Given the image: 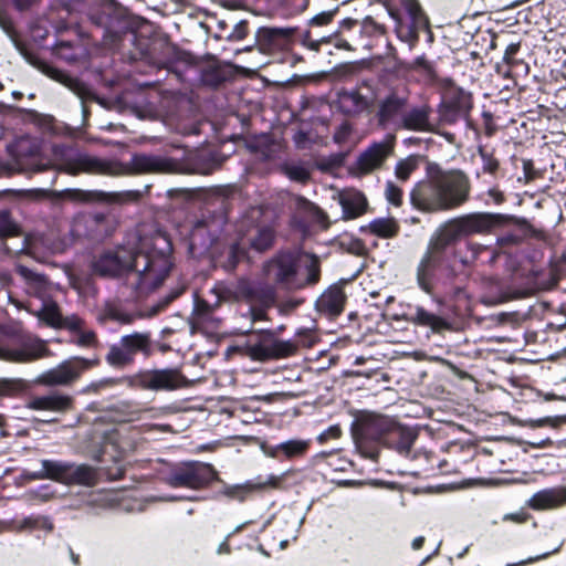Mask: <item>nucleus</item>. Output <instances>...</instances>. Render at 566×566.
<instances>
[{
  "label": "nucleus",
  "instance_id": "nucleus-57",
  "mask_svg": "<svg viewBox=\"0 0 566 566\" xmlns=\"http://www.w3.org/2000/svg\"><path fill=\"white\" fill-rule=\"evenodd\" d=\"M461 108H462V111H463V112H465V113H468V112H469V109L471 108V101H470V97H469V96H465V97L463 98V104H462V107H461Z\"/></svg>",
  "mask_w": 566,
  "mask_h": 566
},
{
  "label": "nucleus",
  "instance_id": "nucleus-31",
  "mask_svg": "<svg viewBox=\"0 0 566 566\" xmlns=\"http://www.w3.org/2000/svg\"><path fill=\"white\" fill-rule=\"evenodd\" d=\"M105 360L111 367L117 369L125 368L134 361L132 355L126 352L120 343L109 346L108 353L105 356Z\"/></svg>",
  "mask_w": 566,
  "mask_h": 566
},
{
  "label": "nucleus",
  "instance_id": "nucleus-39",
  "mask_svg": "<svg viewBox=\"0 0 566 566\" xmlns=\"http://www.w3.org/2000/svg\"><path fill=\"white\" fill-rule=\"evenodd\" d=\"M42 470L39 472L28 473L27 478L29 480H43L51 479L56 481V461L53 460H42Z\"/></svg>",
  "mask_w": 566,
  "mask_h": 566
},
{
  "label": "nucleus",
  "instance_id": "nucleus-63",
  "mask_svg": "<svg viewBox=\"0 0 566 566\" xmlns=\"http://www.w3.org/2000/svg\"><path fill=\"white\" fill-rule=\"evenodd\" d=\"M4 424V418L2 415H0V428Z\"/></svg>",
  "mask_w": 566,
  "mask_h": 566
},
{
  "label": "nucleus",
  "instance_id": "nucleus-56",
  "mask_svg": "<svg viewBox=\"0 0 566 566\" xmlns=\"http://www.w3.org/2000/svg\"><path fill=\"white\" fill-rule=\"evenodd\" d=\"M423 543H424V537H422V536L416 537L412 541V548L418 551L422 547Z\"/></svg>",
  "mask_w": 566,
  "mask_h": 566
},
{
  "label": "nucleus",
  "instance_id": "nucleus-49",
  "mask_svg": "<svg viewBox=\"0 0 566 566\" xmlns=\"http://www.w3.org/2000/svg\"><path fill=\"white\" fill-rule=\"evenodd\" d=\"M116 197V201L118 202H130V201H137L140 197L139 191H126L123 193H116L114 195Z\"/></svg>",
  "mask_w": 566,
  "mask_h": 566
},
{
  "label": "nucleus",
  "instance_id": "nucleus-54",
  "mask_svg": "<svg viewBox=\"0 0 566 566\" xmlns=\"http://www.w3.org/2000/svg\"><path fill=\"white\" fill-rule=\"evenodd\" d=\"M488 195L490 198L493 199V201L497 205L502 203L504 201V195L503 192L497 188H491L488 191Z\"/></svg>",
  "mask_w": 566,
  "mask_h": 566
},
{
  "label": "nucleus",
  "instance_id": "nucleus-55",
  "mask_svg": "<svg viewBox=\"0 0 566 566\" xmlns=\"http://www.w3.org/2000/svg\"><path fill=\"white\" fill-rule=\"evenodd\" d=\"M245 35H247L245 23L241 21L240 23H238L235 25V30H234V32L232 34V38H234L237 40H241Z\"/></svg>",
  "mask_w": 566,
  "mask_h": 566
},
{
  "label": "nucleus",
  "instance_id": "nucleus-19",
  "mask_svg": "<svg viewBox=\"0 0 566 566\" xmlns=\"http://www.w3.org/2000/svg\"><path fill=\"white\" fill-rule=\"evenodd\" d=\"M64 328L71 332V342L82 348H96L99 344L96 333L85 326L77 315L66 316Z\"/></svg>",
  "mask_w": 566,
  "mask_h": 566
},
{
  "label": "nucleus",
  "instance_id": "nucleus-64",
  "mask_svg": "<svg viewBox=\"0 0 566 566\" xmlns=\"http://www.w3.org/2000/svg\"><path fill=\"white\" fill-rule=\"evenodd\" d=\"M229 3H230V6H227L228 8H230V9L238 8V7L234 4L235 2H229Z\"/></svg>",
  "mask_w": 566,
  "mask_h": 566
},
{
  "label": "nucleus",
  "instance_id": "nucleus-23",
  "mask_svg": "<svg viewBox=\"0 0 566 566\" xmlns=\"http://www.w3.org/2000/svg\"><path fill=\"white\" fill-rule=\"evenodd\" d=\"M73 399L67 395L52 394L48 396L33 397L27 403L32 410H45L63 412L72 408Z\"/></svg>",
  "mask_w": 566,
  "mask_h": 566
},
{
  "label": "nucleus",
  "instance_id": "nucleus-43",
  "mask_svg": "<svg viewBox=\"0 0 566 566\" xmlns=\"http://www.w3.org/2000/svg\"><path fill=\"white\" fill-rule=\"evenodd\" d=\"M480 155L483 163V170L489 174H494L499 168V161L491 154L483 150H480Z\"/></svg>",
  "mask_w": 566,
  "mask_h": 566
},
{
  "label": "nucleus",
  "instance_id": "nucleus-52",
  "mask_svg": "<svg viewBox=\"0 0 566 566\" xmlns=\"http://www.w3.org/2000/svg\"><path fill=\"white\" fill-rule=\"evenodd\" d=\"M264 33L268 35L269 39H274L276 36L287 38L292 34V30L273 28L265 30Z\"/></svg>",
  "mask_w": 566,
  "mask_h": 566
},
{
  "label": "nucleus",
  "instance_id": "nucleus-8",
  "mask_svg": "<svg viewBox=\"0 0 566 566\" xmlns=\"http://www.w3.org/2000/svg\"><path fill=\"white\" fill-rule=\"evenodd\" d=\"M212 465L201 462L185 463L175 469L167 478L172 488L200 489L217 479Z\"/></svg>",
  "mask_w": 566,
  "mask_h": 566
},
{
  "label": "nucleus",
  "instance_id": "nucleus-20",
  "mask_svg": "<svg viewBox=\"0 0 566 566\" xmlns=\"http://www.w3.org/2000/svg\"><path fill=\"white\" fill-rule=\"evenodd\" d=\"M527 505L536 511L554 510L566 505V488L541 490L527 501Z\"/></svg>",
  "mask_w": 566,
  "mask_h": 566
},
{
  "label": "nucleus",
  "instance_id": "nucleus-62",
  "mask_svg": "<svg viewBox=\"0 0 566 566\" xmlns=\"http://www.w3.org/2000/svg\"><path fill=\"white\" fill-rule=\"evenodd\" d=\"M72 560L74 562V564H78V556L72 554Z\"/></svg>",
  "mask_w": 566,
  "mask_h": 566
},
{
  "label": "nucleus",
  "instance_id": "nucleus-22",
  "mask_svg": "<svg viewBox=\"0 0 566 566\" xmlns=\"http://www.w3.org/2000/svg\"><path fill=\"white\" fill-rule=\"evenodd\" d=\"M346 302V294L342 286H329L316 301V307L321 313L329 316H338Z\"/></svg>",
  "mask_w": 566,
  "mask_h": 566
},
{
  "label": "nucleus",
  "instance_id": "nucleus-14",
  "mask_svg": "<svg viewBox=\"0 0 566 566\" xmlns=\"http://www.w3.org/2000/svg\"><path fill=\"white\" fill-rule=\"evenodd\" d=\"M465 237L489 234L503 222L499 213L474 212L459 217Z\"/></svg>",
  "mask_w": 566,
  "mask_h": 566
},
{
  "label": "nucleus",
  "instance_id": "nucleus-17",
  "mask_svg": "<svg viewBox=\"0 0 566 566\" xmlns=\"http://www.w3.org/2000/svg\"><path fill=\"white\" fill-rule=\"evenodd\" d=\"M407 106V98L391 94L386 98L381 99L378 104L377 118L380 126H387L389 124L399 127V122L405 113Z\"/></svg>",
  "mask_w": 566,
  "mask_h": 566
},
{
  "label": "nucleus",
  "instance_id": "nucleus-48",
  "mask_svg": "<svg viewBox=\"0 0 566 566\" xmlns=\"http://www.w3.org/2000/svg\"><path fill=\"white\" fill-rule=\"evenodd\" d=\"M45 73H46L50 77H52V78H54V80H56V81H59V82H62V83H67V82H70V81H71V78L69 77V75H66V74H65V73H63L62 71H60V70H57V69H54V67H50V66H48V67L45 69Z\"/></svg>",
  "mask_w": 566,
  "mask_h": 566
},
{
  "label": "nucleus",
  "instance_id": "nucleus-28",
  "mask_svg": "<svg viewBox=\"0 0 566 566\" xmlns=\"http://www.w3.org/2000/svg\"><path fill=\"white\" fill-rule=\"evenodd\" d=\"M213 292L219 301H237L241 298L251 300L253 297L252 287L250 283L245 281L239 282L233 287L218 284L214 286Z\"/></svg>",
  "mask_w": 566,
  "mask_h": 566
},
{
  "label": "nucleus",
  "instance_id": "nucleus-30",
  "mask_svg": "<svg viewBox=\"0 0 566 566\" xmlns=\"http://www.w3.org/2000/svg\"><path fill=\"white\" fill-rule=\"evenodd\" d=\"M36 316L49 326L55 328H64L66 323V317L62 316L57 304L54 302L45 303L36 313Z\"/></svg>",
  "mask_w": 566,
  "mask_h": 566
},
{
  "label": "nucleus",
  "instance_id": "nucleus-53",
  "mask_svg": "<svg viewBox=\"0 0 566 566\" xmlns=\"http://www.w3.org/2000/svg\"><path fill=\"white\" fill-rule=\"evenodd\" d=\"M261 449H262L263 453L266 457H270V458H279L282 454V450L280 448V443L275 444V446H265V444H263L261 447Z\"/></svg>",
  "mask_w": 566,
  "mask_h": 566
},
{
  "label": "nucleus",
  "instance_id": "nucleus-35",
  "mask_svg": "<svg viewBox=\"0 0 566 566\" xmlns=\"http://www.w3.org/2000/svg\"><path fill=\"white\" fill-rule=\"evenodd\" d=\"M27 389V384L21 378H0V398L15 397Z\"/></svg>",
  "mask_w": 566,
  "mask_h": 566
},
{
  "label": "nucleus",
  "instance_id": "nucleus-27",
  "mask_svg": "<svg viewBox=\"0 0 566 566\" xmlns=\"http://www.w3.org/2000/svg\"><path fill=\"white\" fill-rule=\"evenodd\" d=\"M205 300H197L191 314V324L197 328H216L218 321L213 317L214 307Z\"/></svg>",
  "mask_w": 566,
  "mask_h": 566
},
{
  "label": "nucleus",
  "instance_id": "nucleus-6",
  "mask_svg": "<svg viewBox=\"0 0 566 566\" xmlns=\"http://www.w3.org/2000/svg\"><path fill=\"white\" fill-rule=\"evenodd\" d=\"M126 385L132 388L148 390H176L188 386L186 377L176 368L142 370L125 377Z\"/></svg>",
  "mask_w": 566,
  "mask_h": 566
},
{
  "label": "nucleus",
  "instance_id": "nucleus-37",
  "mask_svg": "<svg viewBox=\"0 0 566 566\" xmlns=\"http://www.w3.org/2000/svg\"><path fill=\"white\" fill-rule=\"evenodd\" d=\"M126 384L125 377L122 378H104L97 381H93L83 388L84 394H97L103 389L113 388L118 385Z\"/></svg>",
  "mask_w": 566,
  "mask_h": 566
},
{
  "label": "nucleus",
  "instance_id": "nucleus-51",
  "mask_svg": "<svg viewBox=\"0 0 566 566\" xmlns=\"http://www.w3.org/2000/svg\"><path fill=\"white\" fill-rule=\"evenodd\" d=\"M520 50V43H511L506 46L503 60L505 63L511 64L513 62V59L515 54Z\"/></svg>",
  "mask_w": 566,
  "mask_h": 566
},
{
  "label": "nucleus",
  "instance_id": "nucleus-2",
  "mask_svg": "<svg viewBox=\"0 0 566 566\" xmlns=\"http://www.w3.org/2000/svg\"><path fill=\"white\" fill-rule=\"evenodd\" d=\"M471 192L469 177L461 170H442L429 165L424 179L410 191L412 207L421 212L437 213L464 205Z\"/></svg>",
  "mask_w": 566,
  "mask_h": 566
},
{
  "label": "nucleus",
  "instance_id": "nucleus-5",
  "mask_svg": "<svg viewBox=\"0 0 566 566\" xmlns=\"http://www.w3.org/2000/svg\"><path fill=\"white\" fill-rule=\"evenodd\" d=\"M99 363L97 356L92 358L74 356L40 374L36 381L48 387H70L78 381L84 373L97 367Z\"/></svg>",
  "mask_w": 566,
  "mask_h": 566
},
{
  "label": "nucleus",
  "instance_id": "nucleus-58",
  "mask_svg": "<svg viewBox=\"0 0 566 566\" xmlns=\"http://www.w3.org/2000/svg\"><path fill=\"white\" fill-rule=\"evenodd\" d=\"M548 555H549V553H545V554H543L541 556H536V557L530 558L527 560V563H533V562L539 560L542 558H546ZM522 564H526V562H523Z\"/></svg>",
  "mask_w": 566,
  "mask_h": 566
},
{
  "label": "nucleus",
  "instance_id": "nucleus-46",
  "mask_svg": "<svg viewBox=\"0 0 566 566\" xmlns=\"http://www.w3.org/2000/svg\"><path fill=\"white\" fill-rule=\"evenodd\" d=\"M352 134V126L348 123H343L334 134V140L338 144L345 143Z\"/></svg>",
  "mask_w": 566,
  "mask_h": 566
},
{
  "label": "nucleus",
  "instance_id": "nucleus-36",
  "mask_svg": "<svg viewBox=\"0 0 566 566\" xmlns=\"http://www.w3.org/2000/svg\"><path fill=\"white\" fill-rule=\"evenodd\" d=\"M283 172L293 181L306 182L310 179V169L300 163H287L282 166Z\"/></svg>",
  "mask_w": 566,
  "mask_h": 566
},
{
  "label": "nucleus",
  "instance_id": "nucleus-41",
  "mask_svg": "<svg viewBox=\"0 0 566 566\" xmlns=\"http://www.w3.org/2000/svg\"><path fill=\"white\" fill-rule=\"evenodd\" d=\"M385 197L387 201L395 207H400L402 205V189L395 185L392 181L386 182Z\"/></svg>",
  "mask_w": 566,
  "mask_h": 566
},
{
  "label": "nucleus",
  "instance_id": "nucleus-4",
  "mask_svg": "<svg viewBox=\"0 0 566 566\" xmlns=\"http://www.w3.org/2000/svg\"><path fill=\"white\" fill-rule=\"evenodd\" d=\"M319 260L314 254L302 259L291 252H280L263 265V274L276 287L296 291L319 280Z\"/></svg>",
  "mask_w": 566,
  "mask_h": 566
},
{
  "label": "nucleus",
  "instance_id": "nucleus-1",
  "mask_svg": "<svg viewBox=\"0 0 566 566\" xmlns=\"http://www.w3.org/2000/svg\"><path fill=\"white\" fill-rule=\"evenodd\" d=\"M171 244L166 235L151 238V249L133 251L119 245L107 250L93 262L94 273L104 277H120L137 296L159 287L170 272Z\"/></svg>",
  "mask_w": 566,
  "mask_h": 566
},
{
  "label": "nucleus",
  "instance_id": "nucleus-21",
  "mask_svg": "<svg viewBox=\"0 0 566 566\" xmlns=\"http://www.w3.org/2000/svg\"><path fill=\"white\" fill-rule=\"evenodd\" d=\"M281 478L277 475H270L263 482H245L243 484L228 485L222 490V494L229 499L244 501L247 496L255 491L264 490L268 488H277L281 483Z\"/></svg>",
  "mask_w": 566,
  "mask_h": 566
},
{
  "label": "nucleus",
  "instance_id": "nucleus-24",
  "mask_svg": "<svg viewBox=\"0 0 566 566\" xmlns=\"http://www.w3.org/2000/svg\"><path fill=\"white\" fill-rule=\"evenodd\" d=\"M441 252L431 248V244H428L427 251L421 258L418 266H417V282L421 290L427 293L431 291V276L439 263L438 255Z\"/></svg>",
  "mask_w": 566,
  "mask_h": 566
},
{
  "label": "nucleus",
  "instance_id": "nucleus-50",
  "mask_svg": "<svg viewBox=\"0 0 566 566\" xmlns=\"http://www.w3.org/2000/svg\"><path fill=\"white\" fill-rule=\"evenodd\" d=\"M348 98L355 104L357 111H363L368 106V102L359 93L353 92L348 95Z\"/></svg>",
  "mask_w": 566,
  "mask_h": 566
},
{
  "label": "nucleus",
  "instance_id": "nucleus-13",
  "mask_svg": "<svg viewBox=\"0 0 566 566\" xmlns=\"http://www.w3.org/2000/svg\"><path fill=\"white\" fill-rule=\"evenodd\" d=\"M56 481L64 484L91 486L97 481L96 470L86 464H73L56 461Z\"/></svg>",
  "mask_w": 566,
  "mask_h": 566
},
{
  "label": "nucleus",
  "instance_id": "nucleus-32",
  "mask_svg": "<svg viewBox=\"0 0 566 566\" xmlns=\"http://www.w3.org/2000/svg\"><path fill=\"white\" fill-rule=\"evenodd\" d=\"M368 229L373 234L381 238H392L399 231V226L394 218H379L373 220L368 224Z\"/></svg>",
  "mask_w": 566,
  "mask_h": 566
},
{
  "label": "nucleus",
  "instance_id": "nucleus-9",
  "mask_svg": "<svg viewBox=\"0 0 566 566\" xmlns=\"http://www.w3.org/2000/svg\"><path fill=\"white\" fill-rule=\"evenodd\" d=\"M296 349L294 342L276 339L271 335H263L256 342L250 339L242 348L245 356L259 361L285 358L292 356Z\"/></svg>",
  "mask_w": 566,
  "mask_h": 566
},
{
  "label": "nucleus",
  "instance_id": "nucleus-25",
  "mask_svg": "<svg viewBox=\"0 0 566 566\" xmlns=\"http://www.w3.org/2000/svg\"><path fill=\"white\" fill-rule=\"evenodd\" d=\"M430 108L428 106H420L405 112L400 118L399 127L407 130L427 132L430 130Z\"/></svg>",
  "mask_w": 566,
  "mask_h": 566
},
{
  "label": "nucleus",
  "instance_id": "nucleus-10",
  "mask_svg": "<svg viewBox=\"0 0 566 566\" xmlns=\"http://www.w3.org/2000/svg\"><path fill=\"white\" fill-rule=\"evenodd\" d=\"M394 145L395 137L373 143L358 155L350 168L352 174L361 177L380 169L386 160L392 155Z\"/></svg>",
  "mask_w": 566,
  "mask_h": 566
},
{
  "label": "nucleus",
  "instance_id": "nucleus-47",
  "mask_svg": "<svg viewBox=\"0 0 566 566\" xmlns=\"http://www.w3.org/2000/svg\"><path fill=\"white\" fill-rule=\"evenodd\" d=\"M342 430L338 426H332L324 432H322L318 437L321 442H325L329 439H337L340 437Z\"/></svg>",
  "mask_w": 566,
  "mask_h": 566
},
{
  "label": "nucleus",
  "instance_id": "nucleus-40",
  "mask_svg": "<svg viewBox=\"0 0 566 566\" xmlns=\"http://www.w3.org/2000/svg\"><path fill=\"white\" fill-rule=\"evenodd\" d=\"M19 234L18 224L11 219L6 211H0V238H8Z\"/></svg>",
  "mask_w": 566,
  "mask_h": 566
},
{
  "label": "nucleus",
  "instance_id": "nucleus-15",
  "mask_svg": "<svg viewBox=\"0 0 566 566\" xmlns=\"http://www.w3.org/2000/svg\"><path fill=\"white\" fill-rule=\"evenodd\" d=\"M335 199L342 207L343 219L345 220L356 219L363 216L368 208V201L365 195L353 188L340 190L335 196Z\"/></svg>",
  "mask_w": 566,
  "mask_h": 566
},
{
  "label": "nucleus",
  "instance_id": "nucleus-3",
  "mask_svg": "<svg viewBox=\"0 0 566 566\" xmlns=\"http://www.w3.org/2000/svg\"><path fill=\"white\" fill-rule=\"evenodd\" d=\"M57 169L70 175L101 174L109 176H125L136 174L174 172L177 163L170 158L136 154L128 163L118 160H104L90 155L80 154L67 156L60 164Z\"/></svg>",
  "mask_w": 566,
  "mask_h": 566
},
{
  "label": "nucleus",
  "instance_id": "nucleus-29",
  "mask_svg": "<svg viewBox=\"0 0 566 566\" xmlns=\"http://www.w3.org/2000/svg\"><path fill=\"white\" fill-rule=\"evenodd\" d=\"M119 343L126 352L132 355V358L135 359V355L138 352H148L150 347V336L148 333H133L123 336Z\"/></svg>",
  "mask_w": 566,
  "mask_h": 566
},
{
  "label": "nucleus",
  "instance_id": "nucleus-60",
  "mask_svg": "<svg viewBox=\"0 0 566 566\" xmlns=\"http://www.w3.org/2000/svg\"><path fill=\"white\" fill-rule=\"evenodd\" d=\"M504 518L505 520H514V521L521 522V520L518 517L513 516V515H506Z\"/></svg>",
  "mask_w": 566,
  "mask_h": 566
},
{
  "label": "nucleus",
  "instance_id": "nucleus-18",
  "mask_svg": "<svg viewBox=\"0 0 566 566\" xmlns=\"http://www.w3.org/2000/svg\"><path fill=\"white\" fill-rule=\"evenodd\" d=\"M464 237L463 228L458 217L441 224L431 237L429 243L432 249L443 252L450 244Z\"/></svg>",
  "mask_w": 566,
  "mask_h": 566
},
{
  "label": "nucleus",
  "instance_id": "nucleus-42",
  "mask_svg": "<svg viewBox=\"0 0 566 566\" xmlns=\"http://www.w3.org/2000/svg\"><path fill=\"white\" fill-rule=\"evenodd\" d=\"M17 272L30 284H33L35 287H41L45 280L44 276H42L39 273L33 272L32 270L23 266L18 265Z\"/></svg>",
  "mask_w": 566,
  "mask_h": 566
},
{
  "label": "nucleus",
  "instance_id": "nucleus-11",
  "mask_svg": "<svg viewBox=\"0 0 566 566\" xmlns=\"http://www.w3.org/2000/svg\"><path fill=\"white\" fill-rule=\"evenodd\" d=\"M67 248L66 240L55 239L53 234L32 233L24 238L21 249L15 254H27L38 262H45L49 256L62 253Z\"/></svg>",
  "mask_w": 566,
  "mask_h": 566
},
{
  "label": "nucleus",
  "instance_id": "nucleus-16",
  "mask_svg": "<svg viewBox=\"0 0 566 566\" xmlns=\"http://www.w3.org/2000/svg\"><path fill=\"white\" fill-rule=\"evenodd\" d=\"M391 17L401 25L410 29H423L428 25V19L419 2H401L400 9L387 6Z\"/></svg>",
  "mask_w": 566,
  "mask_h": 566
},
{
  "label": "nucleus",
  "instance_id": "nucleus-34",
  "mask_svg": "<svg viewBox=\"0 0 566 566\" xmlns=\"http://www.w3.org/2000/svg\"><path fill=\"white\" fill-rule=\"evenodd\" d=\"M295 207L297 211L306 214L312 220L316 222H324L326 220L325 213L313 202L310 200L303 198V197H296L295 200Z\"/></svg>",
  "mask_w": 566,
  "mask_h": 566
},
{
  "label": "nucleus",
  "instance_id": "nucleus-59",
  "mask_svg": "<svg viewBox=\"0 0 566 566\" xmlns=\"http://www.w3.org/2000/svg\"><path fill=\"white\" fill-rule=\"evenodd\" d=\"M228 551H229L228 544H227V542H223V543L219 546L218 553H223V552H228Z\"/></svg>",
  "mask_w": 566,
  "mask_h": 566
},
{
  "label": "nucleus",
  "instance_id": "nucleus-44",
  "mask_svg": "<svg viewBox=\"0 0 566 566\" xmlns=\"http://www.w3.org/2000/svg\"><path fill=\"white\" fill-rule=\"evenodd\" d=\"M109 316H111V318H113L122 324H130L137 317H142V315H139V314L123 313L118 310H112L109 312Z\"/></svg>",
  "mask_w": 566,
  "mask_h": 566
},
{
  "label": "nucleus",
  "instance_id": "nucleus-61",
  "mask_svg": "<svg viewBox=\"0 0 566 566\" xmlns=\"http://www.w3.org/2000/svg\"><path fill=\"white\" fill-rule=\"evenodd\" d=\"M15 3H17V6H18V9H19V10H23V9H24V3H25V2H15Z\"/></svg>",
  "mask_w": 566,
  "mask_h": 566
},
{
  "label": "nucleus",
  "instance_id": "nucleus-38",
  "mask_svg": "<svg viewBox=\"0 0 566 566\" xmlns=\"http://www.w3.org/2000/svg\"><path fill=\"white\" fill-rule=\"evenodd\" d=\"M417 166H418V163L415 157L405 158L397 163V165L395 167V175L399 180L406 181L409 179L411 174L416 170Z\"/></svg>",
  "mask_w": 566,
  "mask_h": 566
},
{
  "label": "nucleus",
  "instance_id": "nucleus-26",
  "mask_svg": "<svg viewBox=\"0 0 566 566\" xmlns=\"http://www.w3.org/2000/svg\"><path fill=\"white\" fill-rule=\"evenodd\" d=\"M405 319L415 325L429 327L434 333H439L449 327V323L444 318L428 312L422 306H416L412 314L405 315Z\"/></svg>",
  "mask_w": 566,
  "mask_h": 566
},
{
  "label": "nucleus",
  "instance_id": "nucleus-12",
  "mask_svg": "<svg viewBox=\"0 0 566 566\" xmlns=\"http://www.w3.org/2000/svg\"><path fill=\"white\" fill-rule=\"evenodd\" d=\"M50 355L46 342L39 338H30L14 348L0 345V359L10 363H30Z\"/></svg>",
  "mask_w": 566,
  "mask_h": 566
},
{
  "label": "nucleus",
  "instance_id": "nucleus-33",
  "mask_svg": "<svg viewBox=\"0 0 566 566\" xmlns=\"http://www.w3.org/2000/svg\"><path fill=\"white\" fill-rule=\"evenodd\" d=\"M282 454L287 459L304 455L310 448V440L293 439L280 443Z\"/></svg>",
  "mask_w": 566,
  "mask_h": 566
},
{
  "label": "nucleus",
  "instance_id": "nucleus-45",
  "mask_svg": "<svg viewBox=\"0 0 566 566\" xmlns=\"http://www.w3.org/2000/svg\"><path fill=\"white\" fill-rule=\"evenodd\" d=\"M336 12H337V9L323 11V12L314 15L311 20V23L314 25H325L333 20Z\"/></svg>",
  "mask_w": 566,
  "mask_h": 566
},
{
  "label": "nucleus",
  "instance_id": "nucleus-7",
  "mask_svg": "<svg viewBox=\"0 0 566 566\" xmlns=\"http://www.w3.org/2000/svg\"><path fill=\"white\" fill-rule=\"evenodd\" d=\"M274 238V230L269 226L250 229L230 245L228 260L223 264L224 269L233 270L239 261L245 256L248 248L258 252L270 249L273 245Z\"/></svg>",
  "mask_w": 566,
  "mask_h": 566
}]
</instances>
